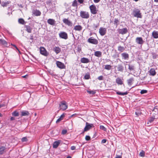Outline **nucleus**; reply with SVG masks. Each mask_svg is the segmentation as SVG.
I'll return each mask as SVG.
<instances>
[{
	"mask_svg": "<svg viewBox=\"0 0 158 158\" xmlns=\"http://www.w3.org/2000/svg\"><path fill=\"white\" fill-rule=\"evenodd\" d=\"M132 15L134 17L138 18H142V16L140 11L138 9H135L133 10Z\"/></svg>",
	"mask_w": 158,
	"mask_h": 158,
	"instance_id": "1",
	"label": "nucleus"
},
{
	"mask_svg": "<svg viewBox=\"0 0 158 158\" xmlns=\"http://www.w3.org/2000/svg\"><path fill=\"white\" fill-rule=\"evenodd\" d=\"M80 16L82 18L87 19L89 17V14L88 12L81 11L80 12Z\"/></svg>",
	"mask_w": 158,
	"mask_h": 158,
	"instance_id": "2",
	"label": "nucleus"
},
{
	"mask_svg": "<svg viewBox=\"0 0 158 158\" xmlns=\"http://www.w3.org/2000/svg\"><path fill=\"white\" fill-rule=\"evenodd\" d=\"M91 13L93 15L96 14L98 10L94 5H92L89 7Z\"/></svg>",
	"mask_w": 158,
	"mask_h": 158,
	"instance_id": "3",
	"label": "nucleus"
},
{
	"mask_svg": "<svg viewBox=\"0 0 158 158\" xmlns=\"http://www.w3.org/2000/svg\"><path fill=\"white\" fill-rule=\"evenodd\" d=\"M59 107L60 110L64 111L67 108L68 106L65 101H63L59 104Z\"/></svg>",
	"mask_w": 158,
	"mask_h": 158,
	"instance_id": "4",
	"label": "nucleus"
},
{
	"mask_svg": "<svg viewBox=\"0 0 158 158\" xmlns=\"http://www.w3.org/2000/svg\"><path fill=\"white\" fill-rule=\"evenodd\" d=\"M94 127V126L93 124H90L86 122L85 124V126L84 128V131H87Z\"/></svg>",
	"mask_w": 158,
	"mask_h": 158,
	"instance_id": "5",
	"label": "nucleus"
},
{
	"mask_svg": "<svg viewBox=\"0 0 158 158\" xmlns=\"http://www.w3.org/2000/svg\"><path fill=\"white\" fill-rule=\"evenodd\" d=\"M59 36L60 38L66 40L68 38L67 34L65 32H61L59 33Z\"/></svg>",
	"mask_w": 158,
	"mask_h": 158,
	"instance_id": "6",
	"label": "nucleus"
},
{
	"mask_svg": "<svg viewBox=\"0 0 158 158\" xmlns=\"http://www.w3.org/2000/svg\"><path fill=\"white\" fill-rule=\"evenodd\" d=\"M40 53L44 56H47L48 55V53L44 47H41L40 48Z\"/></svg>",
	"mask_w": 158,
	"mask_h": 158,
	"instance_id": "7",
	"label": "nucleus"
},
{
	"mask_svg": "<svg viewBox=\"0 0 158 158\" xmlns=\"http://www.w3.org/2000/svg\"><path fill=\"white\" fill-rule=\"evenodd\" d=\"M88 42L94 44H98V40L95 39L93 38L92 37H90L88 40Z\"/></svg>",
	"mask_w": 158,
	"mask_h": 158,
	"instance_id": "8",
	"label": "nucleus"
},
{
	"mask_svg": "<svg viewBox=\"0 0 158 158\" xmlns=\"http://www.w3.org/2000/svg\"><path fill=\"white\" fill-rule=\"evenodd\" d=\"M135 41L137 44L141 45H142L144 42L143 38L141 37H137L135 39Z\"/></svg>",
	"mask_w": 158,
	"mask_h": 158,
	"instance_id": "9",
	"label": "nucleus"
},
{
	"mask_svg": "<svg viewBox=\"0 0 158 158\" xmlns=\"http://www.w3.org/2000/svg\"><path fill=\"white\" fill-rule=\"evenodd\" d=\"M63 21L64 23L69 26L72 27L73 26L72 22L69 20L68 19H64L63 20Z\"/></svg>",
	"mask_w": 158,
	"mask_h": 158,
	"instance_id": "10",
	"label": "nucleus"
},
{
	"mask_svg": "<svg viewBox=\"0 0 158 158\" xmlns=\"http://www.w3.org/2000/svg\"><path fill=\"white\" fill-rule=\"evenodd\" d=\"M106 28L101 27L99 29V33L101 35L103 36L106 34Z\"/></svg>",
	"mask_w": 158,
	"mask_h": 158,
	"instance_id": "11",
	"label": "nucleus"
},
{
	"mask_svg": "<svg viewBox=\"0 0 158 158\" xmlns=\"http://www.w3.org/2000/svg\"><path fill=\"white\" fill-rule=\"evenodd\" d=\"M56 64L57 67L60 69H64L65 68V66L64 64L59 61H57L56 62Z\"/></svg>",
	"mask_w": 158,
	"mask_h": 158,
	"instance_id": "12",
	"label": "nucleus"
},
{
	"mask_svg": "<svg viewBox=\"0 0 158 158\" xmlns=\"http://www.w3.org/2000/svg\"><path fill=\"white\" fill-rule=\"evenodd\" d=\"M118 32L120 34H124L126 33L128 31V30L126 28L120 29L118 30Z\"/></svg>",
	"mask_w": 158,
	"mask_h": 158,
	"instance_id": "13",
	"label": "nucleus"
},
{
	"mask_svg": "<svg viewBox=\"0 0 158 158\" xmlns=\"http://www.w3.org/2000/svg\"><path fill=\"white\" fill-rule=\"evenodd\" d=\"M156 69L153 68H151L149 71V75L151 76H154L156 75Z\"/></svg>",
	"mask_w": 158,
	"mask_h": 158,
	"instance_id": "14",
	"label": "nucleus"
},
{
	"mask_svg": "<svg viewBox=\"0 0 158 158\" xmlns=\"http://www.w3.org/2000/svg\"><path fill=\"white\" fill-rule=\"evenodd\" d=\"M7 151V149L4 146L0 147V155L5 153Z\"/></svg>",
	"mask_w": 158,
	"mask_h": 158,
	"instance_id": "15",
	"label": "nucleus"
},
{
	"mask_svg": "<svg viewBox=\"0 0 158 158\" xmlns=\"http://www.w3.org/2000/svg\"><path fill=\"white\" fill-rule=\"evenodd\" d=\"M61 141L60 140H58L55 141L53 144V147L54 148H56L58 147L60 144V143Z\"/></svg>",
	"mask_w": 158,
	"mask_h": 158,
	"instance_id": "16",
	"label": "nucleus"
},
{
	"mask_svg": "<svg viewBox=\"0 0 158 158\" xmlns=\"http://www.w3.org/2000/svg\"><path fill=\"white\" fill-rule=\"evenodd\" d=\"M81 61L82 63H87L90 62V60L87 58L83 57L81 58Z\"/></svg>",
	"mask_w": 158,
	"mask_h": 158,
	"instance_id": "17",
	"label": "nucleus"
},
{
	"mask_svg": "<svg viewBox=\"0 0 158 158\" xmlns=\"http://www.w3.org/2000/svg\"><path fill=\"white\" fill-rule=\"evenodd\" d=\"M124 60H128L129 57V56L128 53L124 52L121 54Z\"/></svg>",
	"mask_w": 158,
	"mask_h": 158,
	"instance_id": "18",
	"label": "nucleus"
},
{
	"mask_svg": "<svg viewBox=\"0 0 158 158\" xmlns=\"http://www.w3.org/2000/svg\"><path fill=\"white\" fill-rule=\"evenodd\" d=\"M53 50L57 54L61 51V49L58 47H55L53 48Z\"/></svg>",
	"mask_w": 158,
	"mask_h": 158,
	"instance_id": "19",
	"label": "nucleus"
},
{
	"mask_svg": "<svg viewBox=\"0 0 158 158\" xmlns=\"http://www.w3.org/2000/svg\"><path fill=\"white\" fill-rule=\"evenodd\" d=\"M48 24L52 25H54L55 23V20L52 19H49L47 21Z\"/></svg>",
	"mask_w": 158,
	"mask_h": 158,
	"instance_id": "20",
	"label": "nucleus"
},
{
	"mask_svg": "<svg viewBox=\"0 0 158 158\" xmlns=\"http://www.w3.org/2000/svg\"><path fill=\"white\" fill-rule=\"evenodd\" d=\"M33 14L36 16H40L41 14L40 11L38 10H35L33 11Z\"/></svg>",
	"mask_w": 158,
	"mask_h": 158,
	"instance_id": "21",
	"label": "nucleus"
},
{
	"mask_svg": "<svg viewBox=\"0 0 158 158\" xmlns=\"http://www.w3.org/2000/svg\"><path fill=\"white\" fill-rule=\"evenodd\" d=\"M94 55L98 57H100L102 55V52L99 51H97L94 52Z\"/></svg>",
	"mask_w": 158,
	"mask_h": 158,
	"instance_id": "22",
	"label": "nucleus"
},
{
	"mask_svg": "<svg viewBox=\"0 0 158 158\" xmlns=\"http://www.w3.org/2000/svg\"><path fill=\"white\" fill-rule=\"evenodd\" d=\"M82 28V27L81 25H76L74 27V29L76 31H80L81 30Z\"/></svg>",
	"mask_w": 158,
	"mask_h": 158,
	"instance_id": "23",
	"label": "nucleus"
},
{
	"mask_svg": "<svg viewBox=\"0 0 158 158\" xmlns=\"http://www.w3.org/2000/svg\"><path fill=\"white\" fill-rule=\"evenodd\" d=\"M21 116H28L29 114V112L28 111L26 110L22 111H21Z\"/></svg>",
	"mask_w": 158,
	"mask_h": 158,
	"instance_id": "24",
	"label": "nucleus"
},
{
	"mask_svg": "<svg viewBox=\"0 0 158 158\" xmlns=\"http://www.w3.org/2000/svg\"><path fill=\"white\" fill-rule=\"evenodd\" d=\"M152 35L153 38L155 39L158 38V32L154 31L152 33Z\"/></svg>",
	"mask_w": 158,
	"mask_h": 158,
	"instance_id": "25",
	"label": "nucleus"
},
{
	"mask_svg": "<svg viewBox=\"0 0 158 158\" xmlns=\"http://www.w3.org/2000/svg\"><path fill=\"white\" fill-rule=\"evenodd\" d=\"M117 69L118 71L122 72L123 70L124 67L123 65L119 64L118 66Z\"/></svg>",
	"mask_w": 158,
	"mask_h": 158,
	"instance_id": "26",
	"label": "nucleus"
},
{
	"mask_svg": "<svg viewBox=\"0 0 158 158\" xmlns=\"http://www.w3.org/2000/svg\"><path fill=\"white\" fill-rule=\"evenodd\" d=\"M116 82L118 85H121L123 84V81L122 79L119 77H118L116 79Z\"/></svg>",
	"mask_w": 158,
	"mask_h": 158,
	"instance_id": "27",
	"label": "nucleus"
},
{
	"mask_svg": "<svg viewBox=\"0 0 158 158\" xmlns=\"http://www.w3.org/2000/svg\"><path fill=\"white\" fill-rule=\"evenodd\" d=\"M25 27L26 28V30L29 33H31V32L32 29L31 27L29 26L26 25L25 26Z\"/></svg>",
	"mask_w": 158,
	"mask_h": 158,
	"instance_id": "28",
	"label": "nucleus"
},
{
	"mask_svg": "<svg viewBox=\"0 0 158 158\" xmlns=\"http://www.w3.org/2000/svg\"><path fill=\"white\" fill-rule=\"evenodd\" d=\"M65 114H61L60 117L56 120V123H58L60 122V121L62 120L63 118L64 117Z\"/></svg>",
	"mask_w": 158,
	"mask_h": 158,
	"instance_id": "29",
	"label": "nucleus"
},
{
	"mask_svg": "<svg viewBox=\"0 0 158 158\" xmlns=\"http://www.w3.org/2000/svg\"><path fill=\"white\" fill-rule=\"evenodd\" d=\"M133 81L134 78H131L127 80L128 84L129 85H131Z\"/></svg>",
	"mask_w": 158,
	"mask_h": 158,
	"instance_id": "30",
	"label": "nucleus"
},
{
	"mask_svg": "<svg viewBox=\"0 0 158 158\" xmlns=\"http://www.w3.org/2000/svg\"><path fill=\"white\" fill-rule=\"evenodd\" d=\"M116 94L118 95H127L128 94V92H126L124 93L120 92H116Z\"/></svg>",
	"mask_w": 158,
	"mask_h": 158,
	"instance_id": "31",
	"label": "nucleus"
},
{
	"mask_svg": "<svg viewBox=\"0 0 158 158\" xmlns=\"http://www.w3.org/2000/svg\"><path fill=\"white\" fill-rule=\"evenodd\" d=\"M111 66L110 65H105L104 69L107 70H110L111 69Z\"/></svg>",
	"mask_w": 158,
	"mask_h": 158,
	"instance_id": "32",
	"label": "nucleus"
},
{
	"mask_svg": "<svg viewBox=\"0 0 158 158\" xmlns=\"http://www.w3.org/2000/svg\"><path fill=\"white\" fill-rule=\"evenodd\" d=\"M19 23L22 24H25V22L24 19H19L18 20Z\"/></svg>",
	"mask_w": 158,
	"mask_h": 158,
	"instance_id": "33",
	"label": "nucleus"
},
{
	"mask_svg": "<svg viewBox=\"0 0 158 158\" xmlns=\"http://www.w3.org/2000/svg\"><path fill=\"white\" fill-rule=\"evenodd\" d=\"M114 24L116 25V27H117L118 25L119 24V21L116 19H115L114 21Z\"/></svg>",
	"mask_w": 158,
	"mask_h": 158,
	"instance_id": "34",
	"label": "nucleus"
},
{
	"mask_svg": "<svg viewBox=\"0 0 158 158\" xmlns=\"http://www.w3.org/2000/svg\"><path fill=\"white\" fill-rule=\"evenodd\" d=\"M0 43L5 45H6L7 44L6 42L4 40L2 39H0Z\"/></svg>",
	"mask_w": 158,
	"mask_h": 158,
	"instance_id": "35",
	"label": "nucleus"
},
{
	"mask_svg": "<svg viewBox=\"0 0 158 158\" xmlns=\"http://www.w3.org/2000/svg\"><path fill=\"white\" fill-rule=\"evenodd\" d=\"M124 49V48L123 47H122L120 46H119L118 47V50L120 51L121 52H123Z\"/></svg>",
	"mask_w": 158,
	"mask_h": 158,
	"instance_id": "36",
	"label": "nucleus"
},
{
	"mask_svg": "<svg viewBox=\"0 0 158 158\" xmlns=\"http://www.w3.org/2000/svg\"><path fill=\"white\" fill-rule=\"evenodd\" d=\"M9 2H2V6L3 7H6V6H7V5L9 4Z\"/></svg>",
	"mask_w": 158,
	"mask_h": 158,
	"instance_id": "37",
	"label": "nucleus"
},
{
	"mask_svg": "<svg viewBox=\"0 0 158 158\" xmlns=\"http://www.w3.org/2000/svg\"><path fill=\"white\" fill-rule=\"evenodd\" d=\"M87 92L88 93L90 94H94L96 93L95 90H87Z\"/></svg>",
	"mask_w": 158,
	"mask_h": 158,
	"instance_id": "38",
	"label": "nucleus"
},
{
	"mask_svg": "<svg viewBox=\"0 0 158 158\" xmlns=\"http://www.w3.org/2000/svg\"><path fill=\"white\" fill-rule=\"evenodd\" d=\"M12 114L13 116H19V113L16 111H14L12 113Z\"/></svg>",
	"mask_w": 158,
	"mask_h": 158,
	"instance_id": "39",
	"label": "nucleus"
},
{
	"mask_svg": "<svg viewBox=\"0 0 158 158\" xmlns=\"http://www.w3.org/2000/svg\"><path fill=\"white\" fill-rule=\"evenodd\" d=\"M139 155L141 157H144L145 155V152L143 151L142 150L141 152H140Z\"/></svg>",
	"mask_w": 158,
	"mask_h": 158,
	"instance_id": "40",
	"label": "nucleus"
},
{
	"mask_svg": "<svg viewBox=\"0 0 158 158\" xmlns=\"http://www.w3.org/2000/svg\"><path fill=\"white\" fill-rule=\"evenodd\" d=\"M128 69L132 71L134 70L135 67L133 65H129Z\"/></svg>",
	"mask_w": 158,
	"mask_h": 158,
	"instance_id": "41",
	"label": "nucleus"
},
{
	"mask_svg": "<svg viewBox=\"0 0 158 158\" xmlns=\"http://www.w3.org/2000/svg\"><path fill=\"white\" fill-rule=\"evenodd\" d=\"M72 6H77V2L76 0H74Z\"/></svg>",
	"mask_w": 158,
	"mask_h": 158,
	"instance_id": "42",
	"label": "nucleus"
},
{
	"mask_svg": "<svg viewBox=\"0 0 158 158\" xmlns=\"http://www.w3.org/2000/svg\"><path fill=\"white\" fill-rule=\"evenodd\" d=\"M100 129L103 130L104 131H106V129L102 125H100Z\"/></svg>",
	"mask_w": 158,
	"mask_h": 158,
	"instance_id": "43",
	"label": "nucleus"
},
{
	"mask_svg": "<svg viewBox=\"0 0 158 158\" xmlns=\"http://www.w3.org/2000/svg\"><path fill=\"white\" fill-rule=\"evenodd\" d=\"M90 77V76L89 74H86L84 77V78L86 79H88Z\"/></svg>",
	"mask_w": 158,
	"mask_h": 158,
	"instance_id": "44",
	"label": "nucleus"
},
{
	"mask_svg": "<svg viewBox=\"0 0 158 158\" xmlns=\"http://www.w3.org/2000/svg\"><path fill=\"white\" fill-rule=\"evenodd\" d=\"M154 118L151 117L149 118L148 119V121L150 122V123H151L154 121Z\"/></svg>",
	"mask_w": 158,
	"mask_h": 158,
	"instance_id": "45",
	"label": "nucleus"
},
{
	"mask_svg": "<svg viewBox=\"0 0 158 158\" xmlns=\"http://www.w3.org/2000/svg\"><path fill=\"white\" fill-rule=\"evenodd\" d=\"M147 92H148V91L147 90L143 89V90H142L140 91V93L141 94H143L147 93Z\"/></svg>",
	"mask_w": 158,
	"mask_h": 158,
	"instance_id": "46",
	"label": "nucleus"
},
{
	"mask_svg": "<svg viewBox=\"0 0 158 158\" xmlns=\"http://www.w3.org/2000/svg\"><path fill=\"white\" fill-rule=\"evenodd\" d=\"M99 26V23H98L96 24H93V26L94 28H97Z\"/></svg>",
	"mask_w": 158,
	"mask_h": 158,
	"instance_id": "47",
	"label": "nucleus"
},
{
	"mask_svg": "<svg viewBox=\"0 0 158 158\" xmlns=\"http://www.w3.org/2000/svg\"><path fill=\"white\" fill-rule=\"evenodd\" d=\"M21 140L22 142H26L27 140V139L26 137H24Z\"/></svg>",
	"mask_w": 158,
	"mask_h": 158,
	"instance_id": "48",
	"label": "nucleus"
},
{
	"mask_svg": "<svg viewBox=\"0 0 158 158\" xmlns=\"http://www.w3.org/2000/svg\"><path fill=\"white\" fill-rule=\"evenodd\" d=\"M85 139L86 140L88 141L90 139V137L89 136L86 135L85 136Z\"/></svg>",
	"mask_w": 158,
	"mask_h": 158,
	"instance_id": "49",
	"label": "nucleus"
},
{
	"mask_svg": "<svg viewBox=\"0 0 158 158\" xmlns=\"http://www.w3.org/2000/svg\"><path fill=\"white\" fill-rule=\"evenodd\" d=\"M67 132V131L66 130H62V133L63 135L66 134Z\"/></svg>",
	"mask_w": 158,
	"mask_h": 158,
	"instance_id": "50",
	"label": "nucleus"
},
{
	"mask_svg": "<svg viewBox=\"0 0 158 158\" xmlns=\"http://www.w3.org/2000/svg\"><path fill=\"white\" fill-rule=\"evenodd\" d=\"M98 79L99 80H102L103 79V77L102 76H101L98 77Z\"/></svg>",
	"mask_w": 158,
	"mask_h": 158,
	"instance_id": "51",
	"label": "nucleus"
},
{
	"mask_svg": "<svg viewBox=\"0 0 158 158\" xmlns=\"http://www.w3.org/2000/svg\"><path fill=\"white\" fill-rule=\"evenodd\" d=\"M76 147L74 146H72L71 147V150H73L75 149Z\"/></svg>",
	"mask_w": 158,
	"mask_h": 158,
	"instance_id": "52",
	"label": "nucleus"
},
{
	"mask_svg": "<svg viewBox=\"0 0 158 158\" xmlns=\"http://www.w3.org/2000/svg\"><path fill=\"white\" fill-rule=\"evenodd\" d=\"M106 139H103L102 141V143H106Z\"/></svg>",
	"mask_w": 158,
	"mask_h": 158,
	"instance_id": "53",
	"label": "nucleus"
},
{
	"mask_svg": "<svg viewBox=\"0 0 158 158\" xmlns=\"http://www.w3.org/2000/svg\"><path fill=\"white\" fill-rule=\"evenodd\" d=\"M78 1L81 4L82 3L84 2L83 0H78Z\"/></svg>",
	"mask_w": 158,
	"mask_h": 158,
	"instance_id": "54",
	"label": "nucleus"
},
{
	"mask_svg": "<svg viewBox=\"0 0 158 158\" xmlns=\"http://www.w3.org/2000/svg\"><path fill=\"white\" fill-rule=\"evenodd\" d=\"M100 0H94V1L95 3H98L100 2Z\"/></svg>",
	"mask_w": 158,
	"mask_h": 158,
	"instance_id": "55",
	"label": "nucleus"
},
{
	"mask_svg": "<svg viewBox=\"0 0 158 158\" xmlns=\"http://www.w3.org/2000/svg\"><path fill=\"white\" fill-rule=\"evenodd\" d=\"M122 156H118L117 155V156L115 158H121Z\"/></svg>",
	"mask_w": 158,
	"mask_h": 158,
	"instance_id": "56",
	"label": "nucleus"
},
{
	"mask_svg": "<svg viewBox=\"0 0 158 158\" xmlns=\"http://www.w3.org/2000/svg\"><path fill=\"white\" fill-rule=\"evenodd\" d=\"M15 118L14 117H11L10 118V120H15Z\"/></svg>",
	"mask_w": 158,
	"mask_h": 158,
	"instance_id": "57",
	"label": "nucleus"
},
{
	"mask_svg": "<svg viewBox=\"0 0 158 158\" xmlns=\"http://www.w3.org/2000/svg\"><path fill=\"white\" fill-rule=\"evenodd\" d=\"M13 46H14V47H15V48H16V49L18 50H19V49H18V48L15 45H14V44H11Z\"/></svg>",
	"mask_w": 158,
	"mask_h": 158,
	"instance_id": "58",
	"label": "nucleus"
},
{
	"mask_svg": "<svg viewBox=\"0 0 158 158\" xmlns=\"http://www.w3.org/2000/svg\"><path fill=\"white\" fill-rule=\"evenodd\" d=\"M30 39L31 40H33V35H31Z\"/></svg>",
	"mask_w": 158,
	"mask_h": 158,
	"instance_id": "59",
	"label": "nucleus"
},
{
	"mask_svg": "<svg viewBox=\"0 0 158 158\" xmlns=\"http://www.w3.org/2000/svg\"><path fill=\"white\" fill-rule=\"evenodd\" d=\"M4 106V104H0V108L3 106Z\"/></svg>",
	"mask_w": 158,
	"mask_h": 158,
	"instance_id": "60",
	"label": "nucleus"
},
{
	"mask_svg": "<svg viewBox=\"0 0 158 158\" xmlns=\"http://www.w3.org/2000/svg\"><path fill=\"white\" fill-rule=\"evenodd\" d=\"M135 114L137 115V116H139V114L137 112H135Z\"/></svg>",
	"mask_w": 158,
	"mask_h": 158,
	"instance_id": "61",
	"label": "nucleus"
},
{
	"mask_svg": "<svg viewBox=\"0 0 158 158\" xmlns=\"http://www.w3.org/2000/svg\"><path fill=\"white\" fill-rule=\"evenodd\" d=\"M154 0L155 2H158V0Z\"/></svg>",
	"mask_w": 158,
	"mask_h": 158,
	"instance_id": "62",
	"label": "nucleus"
},
{
	"mask_svg": "<svg viewBox=\"0 0 158 158\" xmlns=\"http://www.w3.org/2000/svg\"><path fill=\"white\" fill-rule=\"evenodd\" d=\"M66 158H71V157L70 156H68L66 157Z\"/></svg>",
	"mask_w": 158,
	"mask_h": 158,
	"instance_id": "63",
	"label": "nucleus"
},
{
	"mask_svg": "<svg viewBox=\"0 0 158 158\" xmlns=\"http://www.w3.org/2000/svg\"><path fill=\"white\" fill-rule=\"evenodd\" d=\"M2 116V114H1V113H0V116Z\"/></svg>",
	"mask_w": 158,
	"mask_h": 158,
	"instance_id": "64",
	"label": "nucleus"
}]
</instances>
